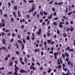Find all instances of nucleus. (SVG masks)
I'll list each match as a JSON object with an SVG mask.
<instances>
[{
  "mask_svg": "<svg viewBox=\"0 0 75 75\" xmlns=\"http://www.w3.org/2000/svg\"><path fill=\"white\" fill-rule=\"evenodd\" d=\"M15 67V72H14V73L13 74V75H18V73H17V69L18 70H19V68L17 67V64H15L14 65Z\"/></svg>",
  "mask_w": 75,
  "mask_h": 75,
  "instance_id": "obj_1",
  "label": "nucleus"
},
{
  "mask_svg": "<svg viewBox=\"0 0 75 75\" xmlns=\"http://www.w3.org/2000/svg\"><path fill=\"white\" fill-rule=\"evenodd\" d=\"M58 54H59V52H55L54 54V58L56 59H57V56H58Z\"/></svg>",
  "mask_w": 75,
  "mask_h": 75,
  "instance_id": "obj_2",
  "label": "nucleus"
},
{
  "mask_svg": "<svg viewBox=\"0 0 75 75\" xmlns=\"http://www.w3.org/2000/svg\"><path fill=\"white\" fill-rule=\"evenodd\" d=\"M59 24H60L59 25V27H60V28H62L63 26H62V25L61 24H65V23L60 22L59 23Z\"/></svg>",
  "mask_w": 75,
  "mask_h": 75,
  "instance_id": "obj_3",
  "label": "nucleus"
},
{
  "mask_svg": "<svg viewBox=\"0 0 75 75\" xmlns=\"http://www.w3.org/2000/svg\"><path fill=\"white\" fill-rule=\"evenodd\" d=\"M40 33H41V28H40L39 29V32L37 31V33L38 35H40V34H40Z\"/></svg>",
  "mask_w": 75,
  "mask_h": 75,
  "instance_id": "obj_4",
  "label": "nucleus"
},
{
  "mask_svg": "<svg viewBox=\"0 0 75 75\" xmlns=\"http://www.w3.org/2000/svg\"><path fill=\"white\" fill-rule=\"evenodd\" d=\"M20 62L21 63L22 65H24V62L23 61V59H22V58L21 57H20Z\"/></svg>",
  "mask_w": 75,
  "mask_h": 75,
  "instance_id": "obj_5",
  "label": "nucleus"
},
{
  "mask_svg": "<svg viewBox=\"0 0 75 75\" xmlns=\"http://www.w3.org/2000/svg\"><path fill=\"white\" fill-rule=\"evenodd\" d=\"M33 66H35V64L34 63H32V65H31V67H30V69H33Z\"/></svg>",
  "mask_w": 75,
  "mask_h": 75,
  "instance_id": "obj_6",
  "label": "nucleus"
},
{
  "mask_svg": "<svg viewBox=\"0 0 75 75\" xmlns=\"http://www.w3.org/2000/svg\"><path fill=\"white\" fill-rule=\"evenodd\" d=\"M20 73H26V71L23 69H21V71H20Z\"/></svg>",
  "mask_w": 75,
  "mask_h": 75,
  "instance_id": "obj_7",
  "label": "nucleus"
},
{
  "mask_svg": "<svg viewBox=\"0 0 75 75\" xmlns=\"http://www.w3.org/2000/svg\"><path fill=\"white\" fill-rule=\"evenodd\" d=\"M64 55L67 57V58H69V53H67V52H65L64 53Z\"/></svg>",
  "mask_w": 75,
  "mask_h": 75,
  "instance_id": "obj_8",
  "label": "nucleus"
},
{
  "mask_svg": "<svg viewBox=\"0 0 75 75\" xmlns=\"http://www.w3.org/2000/svg\"><path fill=\"white\" fill-rule=\"evenodd\" d=\"M63 37H64V38H65V37H66L67 36V35L65 33H63Z\"/></svg>",
  "mask_w": 75,
  "mask_h": 75,
  "instance_id": "obj_9",
  "label": "nucleus"
},
{
  "mask_svg": "<svg viewBox=\"0 0 75 75\" xmlns=\"http://www.w3.org/2000/svg\"><path fill=\"white\" fill-rule=\"evenodd\" d=\"M21 46H22L21 50H23L24 48V45L22 43L21 45Z\"/></svg>",
  "mask_w": 75,
  "mask_h": 75,
  "instance_id": "obj_10",
  "label": "nucleus"
},
{
  "mask_svg": "<svg viewBox=\"0 0 75 75\" xmlns=\"http://www.w3.org/2000/svg\"><path fill=\"white\" fill-rule=\"evenodd\" d=\"M48 69L49 70L47 71V72L48 73H50L51 72L52 70L50 68H48Z\"/></svg>",
  "mask_w": 75,
  "mask_h": 75,
  "instance_id": "obj_11",
  "label": "nucleus"
},
{
  "mask_svg": "<svg viewBox=\"0 0 75 75\" xmlns=\"http://www.w3.org/2000/svg\"><path fill=\"white\" fill-rule=\"evenodd\" d=\"M26 39V40H30V37L29 36L27 35Z\"/></svg>",
  "mask_w": 75,
  "mask_h": 75,
  "instance_id": "obj_12",
  "label": "nucleus"
},
{
  "mask_svg": "<svg viewBox=\"0 0 75 75\" xmlns=\"http://www.w3.org/2000/svg\"><path fill=\"white\" fill-rule=\"evenodd\" d=\"M2 42H3V44H6V40H5V39H3L2 40Z\"/></svg>",
  "mask_w": 75,
  "mask_h": 75,
  "instance_id": "obj_13",
  "label": "nucleus"
},
{
  "mask_svg": "<svg viewBox=\"0 0 75 75\" xmlns=\"http://www.w3.org/2000/svg\"><path fill=\"white\" fill-rule=\"evenodd\" d=\"M11 60H10V63H9V64H10V65L11 66V65H13V62H11Z\"/></svg>",
  "mask_w": 75,
  "mask_h": 75,
  "instance_id": "obj_14",
  "label": "nucleus"
},
{
  "mask_svg": "<svg viewBox=\"0 0 75 75\" xmlns=\"http://www.w3.org/2000/svg\"><path fill=\"white\" fill-rule=\"evenodd\" d=\"M8 8H10V6H11V3L10 2H8Z\"/></svg>",
  "mask_w": 75,
  "mask_h": 75,
  "instance_id": "obj_15",
  "label": "nucleus"
},
{
  "mask_svg": "<svg viewBox=\"0 0 75 75\" xmlns=\"http://www.w3.org/2000/svg\"><path fill=\"white\" fill-rule=\"evenodd\" d=\"M51 41V39L48 40L47 41L48 44H50Z\"/></svg>",
  "mask_w": 75,
  "mask_h": 75,
  "instance_id": "obj_16",
  "label": "nucleus"
},
{
  "mask_svg": "<svg viewBox=\"0 0 75 75\" xmlns=\"http://www.w3.org/2000/svg\"><path fill=\"white\" fill-rule=\"evenodd\" d=\"M62 4H63V2H62L57 3V5H62Z\"/></svg>",
  "mask_w": 75,
  "mask_h": 75,
  "instance_id": "obj_17",
  "label": "nucleus"
},
{
  "mask_svg": "<svg viewBox=\"0 0 75 75\" xmlns=\"http://www.w3.org/2000/svg\"><path fill=\"white\" fill-rule=\"evenodd\" d=\"M63 18H64V19H66V20H68V17L66 18V17L65 16H63Z\"/></svg>",
  "mask_w": 75,
  "mask_h": 75,
  "instance_id": "obj_18",
  "label": "nucleus"
},
{
  "mask_svg": "<svg viewBox=\"0 0 75 75\" xmlns=\"http://www.w3.org/2000/svg\"><path fill=\"white\" fill-rule=\"evenodd\" d=\"M25 60H24V62H25V63H27V58L25 57Z\"/></svg>",
  "mask_w": 75,
  "mask_h": 75,
  "instance_id": "obj_19",
  "label": "nucleus"
},
{
  "mask_svg": "<svg viewBox=\"0 0 75 75\" xmlns=\"http://www.w3.org/2000/svg\"><path fill=\"white\" fill-rule=\"evenodd\" d=\"M73 67V64L72 63H71V64L70 65L69 67L70 68H72Z\"/></svg>",
  "mask_w": 75,
  "mask_h": 75,
  "instance_id": "obj_20",
  "label": "nucleus"
},
{
  "mask_svg": "<svg viewBox=\"0 0 75 75\" xmlns=\"http://www.w3.org/2000/svg\"><path fill=\"white\" fill-rule=\"evenodd\" d=\"M14 10H17V6H14Z\"/></svg>",
  "mask_w": 75,
  "mask_h": 75,
  "instance_id": "obj_21",
  "label": "nucleus"
},
{
  "mask_svg": "<svg viewBox=\"0 0 75 75\" xmlns=\"http://www.w3.org/2000/svg\"><path fill=\"white\" fill-rule=\"evenodd\" d=\"M46 45H47V42H44V45L45 47H46Z\"/></svg>",
  "mask_w": 75,
  "mask_h": 75,
  "instance_id": "obj_22",
  "label": "nucleus"
},
{
  "mask_svg": "<svg viewBox=\"0 0 75 75\" xmlns=\"http://www.w3.org/2000/svg\"><path fill=\"white\" fill-rule=\"evenodd\" d=\"M23 44H25V39L24 38H23Z\"/></svg>",
  "mask_w": 75,
  "mask_h": 75,
  "instance_id": "obj_23",
  "label": "nucleus"
},
{
  "mask_svg": "<svg viewBox=\"0 0 75 75\" xmlns=\"http://www.w3.org/2000/svg\"><path fill=\"white\" fill-rule=\"evenodd\" d=\"M29 2L30 3H33L34 2V1L33 0H30V1H29Z\"/></svg>",
  "mask_w": 75,
  "mask_h": 75,
  "instance_id": "obj_24",
  "label": "nucleus"
},
{
  "mask_svg": "<svg viewBox=\"0 0 75 75\" xmlns=\"http://www.w3.org/2000/svg\"><path fill=\"white\" fill-rule=\"evenodd\" d=\"M11 22H13V21H14V18H11Z\"/></svg>",
  "mask_w": 75,
  "mask_h": 75,
  "instance_id": "obj_25",
  "label": "nucleus"
},
{
  "mask_svg": "<svg viewBox=\"0 0 75 75\" xmlns=\"http://www.w3.org/2000/svg\"><path fill=\"white\" fill-rule=\"evenodd\" d=\"M41 55L42 56L44 55V52L43 51H41L40 52Z\"/></svg>",
  "mask_w": 75,
  "mask_h": 75,
  "instance_id": "obj_26",
  "label": "nucleus"
},
{
  "mask_svg": "<svg viewBox=\"0 0 75 75\" xmlns=\"http://www.w3.org/2000/svg\"><path fill=\"white\" fill-rule=\"evenodd\" d=\"M62 66H63V69H64V68H65V65L64 64H62Z\"/></svg>",
  "mask_w": 75,
  "mask_h": 75,
  "instance_id": "obj_27",
  "label": "nucleus"
},
{
  "mask_svg": "<svg viewBox=\"0 0 75 75\" xmlns=\"http://www.w3.org/2000/svg\"><path fill=\"white\" fill-rule=\"evenodd\" d=\"M62 66L61 65H59L57 67V68L59 69L61 68Z\"/></svg>",
  "mask_w": 75,
  "mask_h": 75,
  "instance_id": "obj_28",
  "label": "nucleus"
},
{
  "mask_svg": "<svg viewBox=\"0 0 75 75\" xmlns=\"http://www.w3.org/2000/svg\"><path fill=\"white\" fill-rule=\"evenodd\" d=\"M72 28V26L71 27V28H70V31H74V28Z\"/></svg>",
  "mask_w": 75,
  "mask_h": 75,
  "instance_id": "obj_29",
  "label": "nucleus"
},
{
  "mask_svg": "<svg viewBox=\"0 0 75 75\" xmlns=\"http://www.w3.org/2000/svg\"><path fill=\"white\" fill-rule=\"evenodd\" d=\"M70 30V28H68L67 29V32H69V31Z\"/></svg>",
  "mask_w": 75,
  "mask_h": 75,
  "instance_id": "obj_30",
  "label": "nucleus"
},
{
  "mask_svg": "<svg viewBox=\"0 0 75 75\" xmlns=\"http://www.w3.org/2000/svg\"><path fill=\"white\" fill-rule=\"evenodd\" d=\"M71 61H69L67 63V64L68 65H70V64H71Z\"/></svg>",
  "mask_w": 75,
  "mask_h": 75,
  "instance_id": "obj_31",
  "label": "nucleus"
},
{
  "mask_svg": "<svg viewBox=\"0 0 75 75\" xmlns=\"http://www.w3.org/2000/svg\"><path fill=\"white\" fill-rule=\"evenodd\" d=\"M52 11H55V8L54 7L52 8Z\"/></svg>",
  "mask_w": 75,
  "mask_h": 75,
  "instance_id": "obj_32",
  "label": "nucleus"
},
{
  "mask_svg": "<svg viewBox=\"0 0 75 75\" xmlns=\"http://www.w3.org/2000/svg\"><path fill=\"white\" fill-rule=\"evenodd\" d=\"M13 14L14 16L15 17H16V13L14 12H13Z\"/></svg>",
  "mask_w": 75,
  "mask_h": 75,
  "instance_id": "obj_33",
  "label": "nucleus"
},
{
  "mask_svg": "<svg viewBox=\"0 0 75 75\" xmlns=\"http://www.w3.org/2000/svg\"><path fill=\"white\" fill-rule=\"evenodd\" d=\"M44 14H45V15H46V16H47V15H48L47 13V12H45V11H44Z\"/></svg>",
  "mask_w": 75,
  "mask_h": 75,
  "instance_id": "obj_34",
  "label": "nucleus"
},
{
  "mask_svg": "<svg viewBox=\"0 0 75 75\" xmlns=\"http://www.w3.org/2000/svg\"><path fill=\"white\" fill-rule=\"evenodd\" d=\"M26 17L27 18H28V19H29V18H30V16H29V15H27Z\"/></svg>",
  "mask_w": 75,
  "mask_h": 75,
  "instance_id": "obj_35",
  "label": "nucleus"
},
{
  "mask_svg": "<svg viewBox=\"0 0 75 75\" xmlns=\"http://www.w3.org/2000/svg\"><path fill=\"white\" fill-rule=\"evenodd\" d=\"M4 17H5L6 18H7V14H4Z\"/></svg>",
  "mask_w": 75,
  "mask_h": 75,
  "instance_id": "obj_36",
  "label": "nucleus"
},
{
  "mask_svg": "<svg viewBox=\"0 0 75 75\" xmlns=\"http://www.w3.org/2000/svg\"><path fill=\"white\" fill-rule=\"evenodd\" d=\"M16 53L17 55H19V54H20V52H19V51H16Z\"/></svg>",
  "mask_w": 75,
  "mask_h": 75,
  "instance_id": "obj_37",
  "label": "nucleus"
},
{
  "mask_svg": "<svg viewBox=\"0 0 75 75\" xmlns=\"http://www.w3.org/2000/svg\"><path fill=\"white\" fill-rule=\"evenodd\" d=\"M40 14L42 16H43V11H42V12H40Z\"/></svg>",
  "mask_w": 75,
  "mask_h": 75,
  "instance_id": "obj_38",
  "label": "nucleus"
},
{
  "mask_svg": "<svg viewBox=\"0 0 75 75\" xmlns=\"http://www.w3.org/2000/svg\"><path fill=\"white\" fill-rule=\"evenodd\" d=\"M72 13H73V12H71L69 13H68V16H70L71 15V14H72Z\"/></svg>",
  "mask_w": 75,
  "mask_h": 75,
  "instance_id": "obj_39",
  "label": "nucleus"
},
{
  "mask_svg": "<svg viewBox=\"0 0 75 75\" xmlns=\"http://www.w3.org/2000/svg\"><path fill=\"white\" fill-rule=\"evenodd\" d=\"M51 35V33H47V36L48 37H49V36H50V35Z\"/></svg>",
  "mask_w": 75,
  "mask_h": 75,
  "instance_id": "obj_40",
  "label": "nucleus"
},
{
  "mask_svg": "<svg viewBox=\"0 0 75 75\" xmlns=\"http://www.w3.org/2000/svg\"><path fill=\"white\" fill-rule=\"evenodd\" d=\"M32 69L34 71L35 70V67H32Z\"/></svg>",
  "mask_w": 75,
  "mask_h": 75,
  "instance_id": "obj_41",
  "label": "nucleus"
},
{
  "mask_svg": "<svg viewBox=\"0 0 75 75\" xmlns=\"http://www.w3.org/2000/svg\"><path fill=\"white\" fill-rule=\"evenodd\" d=\"M2 25L3 27H5V24H4V23H3Z\"/></svg>",
  "mask_w": 75,
  "mask_h": 75,
  "instance_id": "obj_42",
  "label": "nucleus"
},
{
  "mask_svg": "<svg viewBox=\"0 0 75 75\" xmlns=\"http://www.w3.org/2000/svg\"><path fill=\"white\" fill-rule=\"evenodd\" d=\"M68 8H67L66 9V11H65L66 13H67V12H68Z\"/></svg>",
  "mask_w": 75,
  "mask_h": 75,
  "instance_id": "obj_43",
  "label": "nucleus"
},
{
  "mask_svg": "<svg viewBox=\"0 0 75 75\" xmlns=\"http://www.w3.org/2000/svg\"><path fill=\"white\" fill-rule=\"evenodd\" d=\"M58 19V18L57 17L55 18H54L53 20H57Z\"/></svg>",
  "mask_w": 75,
  "mask_h": 75,
  "instance_id": "obj_44",
  "label": "nucleus"
},
{
  "mask_svg": "<svg viewBox=\"0 0 75 75\" xmlns=\"http://www.w3.org/2000/svg\"><path fill=\"white\" fill-rule=\"evenodd\" d=\"M15 64H18V62H17V60H16L14 62Z\"/></svg>",
  "mask_w": 75,
  "mask_h": 75,
  "instance_id": "obj_45",
  "label": "nucleus"
},
{
  "mask_svg": "<svg viewBox=\"0 0 75 75\" xmlns=\"http://www.w3.org/2000/svg\"><path fill=\"white\" fill-rule=\"evenodd\" d=\"M68 50L69 51H70L71 52L72 51H74V49L69 50Z\"/></svg>",
  "mask_w": 75,
  "mask_h": 75,
  "instance_id": "obj_46",
  "label": "nucleus"
},
{
  "mask_svg": "<svg viewBox=\"0 0 75 75\" xmlns=\"http://www.w3.org/2000/svg\"><path fill=\"white\" fill-rule=\"evenodd\" d=\"M66 60L67 62H68V61H69V59H68V58H67L66 59Z\"/></svg>",
  "mask_w": 75,
  "mask_h": 75,
  "instance_id": "obj_47",
  "label": "nucleus"
},
{
  "mask_svg": "<svg viewBox=\"0 0 75 75\" xmlns=\"http://www.w3.org/2000/svg\"><path fill=\"white\" fill-rule=\"evenodd\" d=\"M70 49V48L69 47H68L67 48H66V50H69V49Z\"/></svg>",
  "mask_w": 75,
  "mask_h": 75,
  "instance_id": "obj_48",
  "label": "nucleus"
},
{
  "mask_svg": "<svg viewBox=\"0 0 75 75\" xmlns=\"http://www.w3.org/2000/svg\"><path fill=\"white\" fill-rule=\"evenodd\" d=\"M52 3H53V1L52 0L49 3V4H52Z\"/></svg>",
  "mask_w": 75,
  "mask_h": 75,
  "instance_id": "obj_49",
  "label": "nucleus"
},
{
  "mask_svg": "<svg viewBox=\"0 0 75 75\" xmlns=\"http://www.w3.org/2000/svg\"><path fill=\"white\" fill-rule=\"evenodd\" d=\"M7 35L8 36H10V35H11V33H7Z\"/></svg>",
  "mask_w": 75,
  "mask_h": 75,
  "instance_id": "obj_50",
  "label": "nucleus"
},
{
  "mask_svg": "<svg viewBox=\"0 0 75 75\" xmlns=\"http://www.w3.org/2000/svg\"><path fill=\"white\" fill-rule=\"evenodd\" d=\"M53 15H54V16H57V13L56 12H54L53 13Z\"/></svg>",
  "mask_w": 75,
  "mask_h": 75,
  "instance_id": "obj_51",
  "label": "nucleus"
},
{
  "mask_svg": "<svg viewBox=\"0 0 75 75\" xmlns=\"http://www.w3.org/2000/svg\"><path fill=\"white\" fill-rule=\"evenodd\" d=\"M50 28H51V26H49L47 28L48 30H50Z\"/></svg>",
  "mask_w": 75,
  "mask_h": 75,
  "instance_id": "obj_52",
  "label": "nucleus"
},
{
  "mask_svg": "<svg viewBox=\"0 0 75 75\" xmlns=\"http://www.w3.org/2000/svg\"><path fill=\"white\" fill-rule=\"evenodd\" d=\"M54 25H57V23L56 22H54Z\"/></svg>",
  "mask_w": 75,
  "mask_h": 75,
  "instance_id": "obj_53",
  "label": "nucleus"
},
{
  "mask_svg": "<svg viewBox=\"0 0 75 75\" xmlns=\"http://www.w3.org/2000/svg\"><path fill=\"white\" fill-rule=\"evenodd\" d=\"M16 35V34H14V33H13L12 35V37H14V36H15V35Z\"/></svg>",
  "mask_w": 75,
  "mask_h": 75,
  "instance_id": "obj_54",
  "label": "nucleus"
},
{
  "mask_svg": "<svg viewBox=\"0 0 75 75\" xmlns=\"http://www.w3.org/2000/svg\"><path fill=\"white\" fill-rule=\"evenodd\" d=\"M57 33L58 34H59L60 33V32H59V30H57Z\"/></svg>",
  "mask_w": 75,
  "mask_h": 75,
  "instance_id": "obj_55",
  "label": "nucleus"
},
{
  "mask_svg": "<svg viewBox=\"0 0 75 75\" xmlns=\"http://www.w3.org/2000/svg\"><path fill=\"white\" fill-rule=\"evenodd\" d=\"M42 21H43V20H42V19H41L40 20V23H42Z\"/></svg>",
  "mask_w": 75,
  "mask_h": 75,
  "instance_id": "obj_56",
  "label": "nucleus"
},
{
  "mask_svg": "<svg viewBox=\"0 0 75 75\" xmlns=\"http://www.w3.org/2000/svg\"><path fill=\"white\" fill-rule=\"evenodd\" d=\"M35 8H32V9H31L32 11H34V10Z\"/></svg>",
  "mask_w": 75,
  "mask_h": 75,
  "instance_id": "obj_57",
  "label": "nucleus"
},
{
  "mask_svg": "<svg viewBox=\"0 0 75 75\" xmlns=\"http://www.w3.org/2000/svg\"><path fill=\"white\" fill-rule=\"evenodd\" d=\"M42 74L43 75H45V74H46V72H45V71H44L43 72Z\"/></svg>",
  "mask_w": 75,
  "mask_h": 75,
  "instance_id": "obj_58",
  "label": "nucleus"
},
{
  "mask_svg": "<svg viewBox=\"0 0 75 75\" xmlns=\"http://www.w3.org/2000/svg\"><path fill=\"white\" fill-rule=\"evenodd\" d=\"M2 47L3 50H6V47Z\"/></svg>",
  "mask_w": 75,
  "mask_h": 75,
  "instance_id": "obj_59",
  "label": "nucleus"
},
{
  "mask_svg": "<svg viewBox=\"0 0 75 75\" xmlns=\"http://www.w3.org/2000/svg\"><path fill=\"white\" fill-rule=\"evenodd\" d=\"M31 11H32V12H33V11H32V10L31 9L29 11V13H31Z\"/></svg>",
  "mask_w": 75,
  "mask_h": 75,
  "instance_id": "obj_60",
  "label": "nucleus"
},
{
  "mask_svg": "<svg viewBox=\"0 0 75 75\" xmlns=\"http://www.w3.org/2000/svg\"><path fill=\"white\" fill-rule=\"evenodd\" d=\"M13 40H14L13 39V38H12L11 40L10 41L11 42H13Z\"/></svg>",
  "mask_w": 75,
  "mask_h": 75,
  "instance_id": "obj_61",
  "label": "nucleus"
},
{
  "mask_svg": "<svg viewBox=\"0 0 75 75\" xmlns=\"http://www.w3.org/2000/svg\"><path fill=\"white\" fill-rule=\"evenodd\" d=\"M62 57H63V58H65V55H64V54H62Z\"/></svg>",
  "mask_w": 75,
  "mask_h": 75,
  "instance_id": "obj_62",
  "label": "nucleus"
},
{
  "mask_svg": "<svg viewBox=\"0 0 75 75\" xmlns=\"http://www.w3.org/2000/svg\"><path fill=\"white\" fill-rule=\"evenodd\" d=\"M54 41L51 42V44H52H52H54Z\"/></svg>",
  "mask_w": 75,
  "mask_h": 75,
  "instance_id": "obj_63",
  "label": "nucleus"
},
{
  "mask_svg": "<svg viewBox=\"0 0 75 75\" xmlns=\"http://www.w3.org/2000/svg\"><path fill=\"white\" fill-rule=\"evenodd\" d=\"M50 54H53V52L52 51H51L50 52Z\"/></svg>",
  "mask_w": 75,
  "mask_h": 75,
  "instance_id": "obj_64",
  "label": "nucleus"
}]
</instances>
